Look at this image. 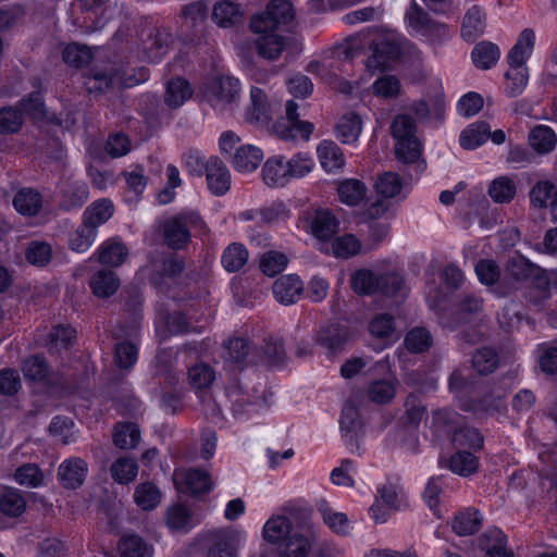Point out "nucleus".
Wrapping results in <instances>:
<instances>
[{
    "mask_svg": "<svg viewBox=\"0 0 557 557\" xmlns=\"http://www.w3.org/2000/svg\"><path fill=\"white\" fill-rule=\"evenodd\" d=\"M294 20L293 5L287 0H272L265 10L250 20V29L260 37L256 40L258 54L268 60L277 59L285 48V38L273 34Z\"/></svg>",
    "mask_w": 557,
    "mask_h": 557,
    "instance_id": "obj_1",
    "label": "nucleus"
},
{
    "mask_svg": "<svg viewBox=\"0 0 557 557\" xmlns=\"http://www.w3.org/2000/svg\"><path fill=\"white\" fill-rule=\"evenodd\" d=\"M391 132L396 140L395 152L399 161L408 164H417L418 170L422 169L419 163L422 153V144L417 137V123L410 114H398L391 124Z\"/></svg>",
    "mask_w": 557,
    "mask_h": 557,
    "instance_id": "obj_2",
    "label": "nucleus"
},
{
    "mask_svg": "<svg viewBox=\"0 0 557 557\" xmlns=\"http://www.w3.org/2000/svg\"><path fill=\"white\" fill-rule=\"evenodd\" d=\"M201 224V216L197 212L182 211L162 223L163 240L171 249H183L190 242L191 228L198 227Z\"/></svg>",
    "mask_w": 557,
    "mask_h": 557,
    "instance_id": "obj_3",
    "label": "nucleus"
},
{
    "mask_svg": "<svg viewBox=\"0 0 557 557\" xmlns=\"http://www.w3.org/2000/svg\"><path fill=\"white\" fill-rule=\"evenodd\" d=\"M205 99L219 113L233 111L239 104L240 83L233 76L214 78L206 87Z\"/></svg>",
    "mask_w": 557,
    "mask_h": 557,
    "instance_id": "obj_4",
    "label": "nucleus"
},
{
    "mask_svg": "<svg viewBox=\"0 0 557 557\" xmlns=\"http://www.w3.org/2000/svg\"><path fill=\"white\" fill-rule=\"evenodd\" d=\"M148 78V71L140 67L137 74H131L128 69H111L110 71H95L88 77V89L104 91L113 87L129 88Z\"/></svg>",
    "mask_w": 557,
    "mask_h": 557,
    "instance_id": "obj_5",
    "label": "nucleus"
},
{
    "mask_svg": "<svg viewBox=\"0 0 557 557\" xmlns=\"http://www.w3.org/2000/svg\"><path fill=\"white\" fill-rule=\"evenodd\" d=\"M89 190L85 182L71 177L60 183L59 208L63 211L81 209L88 200Z\"/></svg>",
    "mask_w": 557,
    "mask_h": 557,
    "instance_id": "obj_6",
    "label": "nucleus"
},
{
    "mask_svg": "<svg viewBox=\"0 0 557 557\" xmlns=\"http://www.w3.org/2000/svg\"><path fill=\"white\" fill-rule=\"evenodd\" d=\"M175 484L183 494L200 496L208 494L213 482L208 471L201 469H188L181 476H176Z\"/></svg>",
    "mask_w": 557,
    "mask_h": 557,
    "instance_id": "obj_7",
    "label": "nucleus"
},
{
    "mask_svg": "<svg viewBox=\"0 0 557 557\" xmlns=\"http://www.w3.org/2000/svg\"><path fill=\"white\" fill-rule=\"evenodd\" d=\"M88 473V466L79 457H71L62 461L58 468V480L67 490L81 487Z\"/></svg>",
    "mask_w": 557,
    "mask_h": 557,
    "instance_id": "obj_8",
    "label": "nucleus"
},
{
    "mask_svg": "<svg viewBox=\"0 0 557 557\" xmlns=\"http://www.w3.org/2000/svg\"><path fill=\"white\" fill-rule=\"evenodd\" d=\"M206 178L209 190L215 196H223L231 188V173L218 157L207 160Z\"/></svg>",
    "mask_w": 557,
    "mask_h": 557,
    "instance_id": "obj_9",
    "label": "nucleus"
},
{
    "mask_svg": "<svg viewBox=\"0 0 557 557\" xmlns=\"http://www.w3.org/2000/svg\"><path fill=\"white\" fill-rule=\"evenodd\" d=\"M184 260L177 256L164 258L160 268L151 275V284L161 293L168 295L170 285L168 280L177 278L184 271Z\"/></svg>",
    "mask_w": 557,
    "mask_h": 557,
    "instance_id": "obj_10",
    "label": "nucleus"
},
{
    "mask_svg": "<svg viewBox=\"0 0 557 557\" xmlns=\"http://www.w3.org/2000/svg\"><path fill=\"white\" fill-rule=\"evenodd\" d=\"M275 299L282 305L295 304L304 292L302 281L296 274H287L278 277L272 286Z\"/></svg>",
    "mask_w": 557,
    "mask_h": 557,
    "instance_id": "obj_11",
    "label": "nucleus"
},
{
    "mask_svg": "<svg viewBox=\"0 0 557 557\" xmlns=\"http://www.w3.org/2000/svg\"><path fill=\"white\" fill-rule=\"evenodd\" d=\"M171 34L164 28H154L143 42V58L152 63L160 62L170 48Z\"/></svg>",
    "mask_w": 557,
    "mask_h": 557,
    "instance_id": "obj_12",
    "label": "nucleus"
},
{
    "mask_svg": "<svg viewBox=\"0 0 557 557\" xmlns=\"http://www.w3.org/2000/svg\"><path fill=\"white\" fill-rule=\"evenodd\" d=\"M401 54L399 45L393 40L384 39L374 44L372 55L367 59L366 66L370 72L383 70L389 61L398 59Z\"/></svg>",
    "mask_w": 557,
    "mask_h": 557,
    "instance_id": "obj_13",
    "label": "nucleus"
},
{
    "mask_svg": "<svg viewBox=\"0 0 557 557\" xmlns=\"http://www.w3.org/2000/svg\"><path fill=\"white\" fill-rule=\"evenodd\" d=\"M271 104L264 90L260 87H251L250 104L246 111V120L258 126H264L270 121Z\"/></svg>",
    "mask_w": 557,
    "mask_h": 557,
    "instance_id": "obj_14",
    "label": "nucleus"
},
{
    "mask_svg": "<svg viewBox=\"0 0 557 557\" xmlns=\"http://www.w3.org/2000/svg\"><path fill=\"white\" fill-rule=\"evenodd\" d=\"M310 228L313 236L319 240L320 246L322 243H329L337 233L338 221L330 210L319 209L314 212L310 222Z\"/></svg>",
    "mask_w": 557,
    "mask_h": 557,
    "instance_id": "obj_15",
    "label": "nucleus"
},
{
    "mask_svg": "<svg viewBox=\"0 0 557 557\" xmlns=\"http://www.w3.org/2000/svg\"><path fill=\"white\" fill-rule=\"evenodd\" d=\"M27 503L22 491L4 487L0 491V512L9 518H18L26 511Z\"/></svg>",
    "mask_w": 557,
    "mask_h": 557,
    "instance_id": "obj_16",
    "label": "nucleus"
},
{
    "mask_svg": "<svg viewBox=\"0 0 557 557\" xmlns=\"http://www.w3.org/2000/svg\"><path fill=\"white\" fill-rule=\"evenodd\" d=\"M535 45V33L532 28H524L518 36L513 47L507 55L508 64L525 65L531 57Z\"/></svg>",
    "mask_w": 557,
    "mask_h": 557,
    "instance_id": "obj_17",
    "label": "nucleus"
},
{
    "mask_svg": "<svg viewBox=\"0 0 557 557\" xmlns=\"http://www.w3.org/2000/svg\"><path fill=\"white\" fill-rule=\"evenodd\" d=\"M362 131V120L355 112H347L339 117L334 132L336 138L343 144H354Z\"/></svg>",
    "mask_w": 557,
    "mask_h": 557,
    "instance_id": "obj_18",
    "label": "nucleus"
},
{
    "mask_svg": "<svg viewBox=\"0 0 557 557\" xmlns=\"http://www.w3.org/2000/svg\"><path fill=\"white\" fill-rule=\"evenodd\" d=\"M359 240L351 234H345L336 237L331 243H322L319 250L324 253H332L336 258L348 259L360 251Z\"/></svg>",
    "mask_w": 557,
    "mask_h": 557,
    "instance_id": "obj_19",
    "label": "nucleus"
},
{
    "mask_svg": "<svg viewBox=\"0 0 557 557\" xmlns=\"http://www.w3.org/2000/svg\"><path fill=\"white\" fill-rule=\"evenodd\" d=\"M120 284V278L115 272L99 270L91 276L89 287L96 297L109 298L116 293Z\"/></svg>",
    "mask_w": 557,
    "mask_h": 557,
    "instance_id": "obj_20",
    "label": "nucleus"
},
{
    "mask_svg": "<svg viewBox=\"0 0 557 557\" xmlns=\"http://www.w3.org/2000/svg\"><path fill=\"white\" fill-rule=\"evenodd\" d=\"M339 426L348 446H357L358 431L361 429L360 414L352 403H346L343 407Z\"/></svg>",
    "mask_w": 557,
    "mask_h": 557,
    "instance_id": "obj_21",
    "label": "nucleus"
},
{
    "mask_svg": "<svg viewBox=\"0 0 557 557\" xmlns=\"http://www.w3.org/2000/svg\"><path fill=\"white\" fill-rule=\"evenodd\" d=\"M486 27L485 13L480 7H471L465 14L461 25V37L470 42L483 35Z\"/></svg>",
    "mask_w": 557,
    "mask_h": 557,
    "instance_id": "obj_22",
    "label": "nucleus"
},
{
    "mask_svg": "<svg viewBox=\"0 0 557 557\" xmlns=\"http://www.w3.org/2000/svg\"><path fill=\"white\" fill-rule=\"evenodd\" d=\"M348 339V331L346 326L339 324H331L319 331L317 343L325 347L330 354L334 355L339 351Z\"/></svg>",
    "mask_w": 557,
    "mask_h": 557,
    "instance_id": "obj_23",
    "label": "nucleus"
},
{
    "mask_svg": "<svg viewBox=\"0 0 557 557\" xmlns=\"http://www.w3.org/2000/svg\"><path fill=\"white\" fill-rule=\"evenodd\" d=\"M534 271H537V264L531 262L522 255L509 257L505 264L506 275L513 282L520 284L529 282Z\"/></svg>",
    "mask_w": 557,
    "mask_h": 557,
    "instance_id": "obj_24",
    "label": "nucleus"
},
{
    "mask_svg": "<svg viewBox=\"0 0 557 557\" xmlns=\"http://www.w3.org/2000/svg\"><path fill=\"white\" fill-rule=\"evenodd\" d=\"M13 206L18 213L34 216L42 208V196L38 190L25 187L16 191Z\"/></svg>",
    "mask_w": 557,
    "mask_h": 557,
    "instance_id": "obj_25",
    "label": "nucleus"
},
{
    "mask_svg": "<svg viewBox=\"0 0 557 557\" xmlns=\"http://www.w3.org/2000/svg\"><path fill=\"white\" fill-rule=\"evenodd\" d=\"M263 160V152L253 145H243L236 149L232 164L239 172L255 171Z\"/></svg>",
    "mask_w": 557,
    "mask_h": 557,
    "instance_id": "obj_26",
    "label": "nucleus"
},
{
    "mask_svg": "<svg viewBox=\"0 0 557 557\" xmlns=\"http://www.w3.org/2000/svg\"><path fill=\"white\" fill-rule=\"evenodd\" d=\"M314 536L294 533L278 548V557H308Z\"/></svg>",
    "mask_w": 557,
    "mask_h": 557,
    "instance_id": "obj_27",
    "label": "nucleus"
},
{
    "mask_svg": "<svg viewBox=\"0 0 557 557\" xmlns=\"http://www.w3.org/2000/svg\"><path fill=\"white\" fill-rule=\"evenodd\" d=\"M262 177L270 187H283L289 181L288 168L282 157H274L267 160L262 168Z\"/></svg>",
    "mask_w": 557,
    "mask_h": 557,
    "instance_id": "obj_28",
    "label": "nucleus"
},
{
    "mask_svg": "<svg viewBox=\"0 0 557 557\" xmlns=\"http://www.w3.org/2000/svg\"><path fill=\"white\" fill-rule=\"evenodd\" d=\"M533 287L540 292L536 298H530L534 306H542L552 296V290L557 288V276L553 272H548L537 265L531 280Z\"/></svg>",
    "mask_w": 557,
    "mask_h": 557,
    "instance_id": "obj_29",
    "label": "nucleus"
},
{
    "mask_svg": "<svg viewBox=\"0 0 557 557\" xmlns=\"http://www.w3.org/2000/svg\"><path fill=\"white\" fill-rule=\"evenodd\" d=\"M243 11L238 3L223 0L216 2L212 10V20L221 27H232L240 23Z\"/></svg>",
    "mask_w": 557,
    "mask_h": 557,
    "instance_id": "obj_30",
    "label": "nucleus"
},
{
    "mask_svg": "<svg viewBox=\"0 0 557 557\" xmlns=\"http://www.w3.org/2000/svg\"><path fill=\"white\" fill-rule=\"evenodd\" d=\"M165 523L170 530L183 533H187L195 525L193 513L182 504H175L168 508Z\"/></svg>",
    "mask_w": 557,
    "mask_h": 557,
    "instance_id": "obj_31",
    "label": "nucleus"
},
{
    "mask_svg": "<svg viewBox=\"0 0 557 557\" xmlns=\"http://www.w3.org/2000/svg\"><path fill=\"white\" fill-rule=\"evenodd\" d=\"M114 212V206L109 199H100L89 205L83 214V221L96 231L104 224Z\"/></svg>",
    "mask_w": 557,
    "mask_h": 557,
    "instance_id": "obj_32",
    "label": "nucleus"
},
{
    "mask_svg": "<svg viewBox=\"0 0 557 557\" xmlns=\"http://www.w3.org/2000/svg\"><path fill=\"white\" fill-rule=\"evenodd\" d=\"M480 547L485 557H513L506 548V535L498 529L492 530L480 537Z\"/></svg>",
    "mask_w": 557,
    "mask_h": 557,
    "instance_id": "obj_33",
    "label": "nucleus"
},
{
    "mask_svg": "<svg viewBox=\"0 0 557 557\" xmlns=\"http://www.w3.org/2000/svg\"><path fill=\"white\" fill-rule=\"evenodd\" d=\"M530 146L541 154L553 151L557 144L555 132L546 125H537L529 133Z\"/></svg>",
    "mask_w": 557,
    "mask_h": 557,
    "instance_id": "obj_34",
    "label": "nucleus"
},
{
    "mask_svg": "<svg viewBox=\"0 0 557 557\" xmlns=\"http://www.w3.org/2000/svg\"><path fill=\"white\" fill-rule=\"evenodd\" d=\"M318 156L322 168L327 172H334L343 168L345 160L342 149L332 140H323L318 146Z\"/></svg>",
    "mask_w": 557,
    "mask_h": 557,
    "instance_id": "obj_35",
    "label": "nucleus"
},
{
    "mask_svg": "<svg viewBox=\"0 0 557 557\" xmlns=\"http://www.w3.org/2000/svg\"><path fill=\"white\" fill-rule=\"evenodd\" d=\"M509 69L505 73L506 86L505 92L508 97H517L523 92L528 85L529 71L523 64H508Z\"/></svg>",
    "mask_w": 557,
    "mask_h": 557,
    "instance_id": "obj_36",
    "label": "nucleus"
},
{
    "mask_svg": "<svg viewBox=\"0 0 557 557\" xmlns=\"http://www.w3.org/2000/svg\"><path fill=\"white\" fill-rule=\"evenodd\" d=\"M128 256L126 246L117 239H109L104 242L99 248L98 260L100 263L119 267Z\"/></svg>",
    "mask_w": 557,
    "mask_h": 557,
    "instance_id": "obj_37",
    "label": "nucleus"
},
{
    "mask_svg": "<svg viewBox=\"0 0 557 557\" xmlns=\"http://www.w3.org/2000/svg\"><path fill=\"white\" fill-rule=\"evenodd\" d=\"M193 95L189 83L181 77L168 82L164 94V101L170 108H178L184 104Z\"/></svg>",
    "mask_w": 557,
    "mask_h": 557,
    "instance_id": "obj_38",
    "label": "nucleus"
},
{
    "mask_svg": "<svg viewBox=\"0 0 557 557\" xmlns=\"http://www.w3.org/2000/svg\"><path fill=\"white\" fill-rule=\"evenodd\" d=\"M250 345L242 337L230 338L223 346V359L232 364L243 366L248 363Z\"/></svg>",
    "mask_w": 557,
    "mask_h": 557,
    "instance_id": "obj_39",
    "label": "nucleus"
},
{
    "mask_svg": "<svg viewBox=\"0 0 557 557\" xmlns=\"http://www.w3.org/2000/svg\"><path fill=\"white\" fill-rule=\"evenodd\" d=\"M471 57L476 67L488 70L497 63L500 50L491 41H481L474 46Z\"/></svg>",
    "mask_w": 557,
    "mask_h": 557,
    "instance_id": "obj_40",
    "label": "nucleus"
},
{
    "mask_svg": "<svg viewBox=\"0 0 557 557\" xmlns=\"http://www.w3.org/2000/svg\"><path fill=\"white\" fill-rule=\"evenodd\" d=\"M377 498L392 510L398 511L406 506L404 488L398 481H386L377 488Z\"/></svg>",
    "mask_w": 557,
    "mask_h": 557,
    "instance_id": "obj_41",
    "label": "nucleus"
},
{
    "mask_svg": "<svg viewBox=\"0 0 557 557\" xmlns=\"http://www.w3.org/2000/svg\"><path fill=\"white\" fill-rule=\"evenodd\" d=\"M517 193V185L509 176H498L494 178L488 187V195L496 203L510 202Z\"/></svg>",
    "mask_w": 557,
    "mask_h": 557,
    "instance_id": "obj_42",
    "label": "nucleus"
},
{
    "mask_svg": "<svg viewBox=\"0 0 557 557\" xmlns=\"http://www.w3.org/2000/svg\"><path fill=\"white\" fill-rule=\"evenodd\" d=\"M490 136V125L476 122L465 128L459 137L460 146L465 149H475L483 145Z\"/></svg>",
    "mask_w": 557,
    "mask_h": 557,
    "instance_id": "obj_43",
    "label": "nucleus"
},
{
    "mask_svg": "<svg viewBox=\"0 0 557 557\" xmlns=\"http://www.w3.org/2000/svg\"><path fill=\"white\" fill-rule=\"evenodd\" d=\"M292 523L285 516H275L270 518L263 527V537L267 542L275 544L282 540L284 542L292 535Z\"/></svg>",
    "mask_w": 557,
    "mask_h": 557,
    "instance_id": "obj_44",
    "label": "nucleus"
},
{
    "mask_svg": "<svg viewBox=\"0 0 557 557\" xmlns=\"http://www.w3.org/2000/svg\"><path fill=\"white\" fill-rule=\"evenodd\" d=\"M453 444L460 450H478L483 447V436L478 429L472 426H461L456 429L453 434Z\"/></svg>",
    "mask_w": 557,
    "mask_h": 557,
    "instance_id": "obj_45",
    "label": "nucleus"
},
{
    "mask_svg": "<svg viewBox=\"0 0 557 557\" xmlns=\"http://www.w3.org/2000/svg\"><path fill=\"white\" fill-rule=\"evenodd\" d=\"M398 381L395 377L375 380L368 387V397L376 404L389 403L396 394Z\"/></svg>",
    "mask_w": 557,
    "mask_h": 557,
    "instance_id": "obj_46",
    "label": "nucleus"
},
{
    "mask_svg": "<svg viewBox=\"0 0 557 557\" xmlns=\"http://www.w3.org/2000/svg\"><path fill=\"white\" fill-rule=\"evenodd\" d=\"M134 500L143 510H153L161 502V492L153 483L144 482L137 485Z\"/></svg>",
    "mask_w": 557,
    "mask_h": 557,
    "instance_id": "obj_47",
    "label": "nucleus"
},
{
    "mask_svg": "<svg viewBox=\"0 0 557 557\" xmlns=\"http://www.w3.org/2000/svg\"><path fill=\"white\" fill-rule=\"evenodd\" d=\"M318 510L327 527L338 533L346 534L348 530V518L344 512L335 511L325 499L318 503Z\"/></svg>",
    "mask_w": 557,
    "mask_h": 557,
    "instance_id": "obj_48",
    "label": "nucleus"
},
{
    "mask_svg": "<svg viewBox=\"0 0 557 557\" xmlns=\"http://www.w3.org/2000/svg\"><path fill=\"white\" fill-rule=\"evenodd\" d=\"M248 251L242 244H231L222 255V265L227 272L239 271L248 261Z\"/></svg>",
    "mask_w": 557,
    "mask_h": 557,
    "instance_id": "obj_49",
    "label": "nucleus"
},
{
    "mask_svg": "<svg viewBox=\"0 0 557 557\" xmlns=\"http://www.w3.org/2000/svg\"><path fill=\"white\" fill-rule=\"evenodd\" d=\"M140 440V431L134 423H120L113 433L114 445L121 449H129L137 446Z\"/></svg>",
    "mask_w": 557,
    "mask_h": 557,
    "instance_id": "obj_50",
    "label": "nucleus"
},
{
    "mask_svg": "<svg viewBox=\"0 0 557 557\" xmlns=\"http://www.w3.org/2000/svg\"><path fill=\"white\" fill-rule=\"evenodd\" d=\"M377 277L373 271L360 269L351 274L350 286L359 295H370L377 292Z\"/></svg>",
    "mask_w": 557,
    "mask_h": 557,
    "instance_id": "obj_51",
    "label": "nucleus"
},
{
    "mask_svg": "<svg viewBox=\"0 0 557 557\" xmlns=\"http://www.w3.org/2000/svg\"><path fill=\"white\" fill-rule=\"evenodd\" d=\"M557 198V187L549 181L537 182L530 190V200L534 207L553 206Z\"/></svg>",
    "mask_w": 557,
    "mask_h": 557,
    "instance_id": "obj_52",
    "label": "nucleus"
},
{
    "mask_svg": "<svg viewBox=\"0 0 557 557\" xmlns=\"http://www.w3.org/2000/svg\"><path fill=\"white\" fill-rule=\"evenodd\" d=\"M110 472L113 480L117 483L128 484L136 479L138 465L133 458L121 457L112 463Z\"/></svg>",
    "mask_w": 557,
    "mask_h": 557,
    "instance_id": "obj_53",
    "label": "nucleus"
},
{
    "mask_svg": "<svg viewBox=\"0 0 557 557\" xmlns=\"http://www.w3.org/2000/svg\"><path fill=\"white\" fill-rule=\"evenodd\" d=\"M338 197L348 206L359 205L366 197V185L359 180H347L338 186Z\"/></svg>",
    "mask_w": 557,
    "mask_h": 557,
    "instance_id": "obj_54",
    "label": "nucleus"
},
{
    "mask_svg": "<svg viewBox=\"0 0 557 557\" xmlns=\"http://www.w3.org/2000/svg\"><path fill=\"white\" fill-rule=\"evenodd\" d=\"M479 460L469 450L458 449L449 460V468L454 473L462 476H468L478 470Z\"/></svg>",
    "mask_w": 557,
    "mask_h": 557,
    "instance_id": "obj_55",
    "label": "nucleus"
},
{
    "mask_svg": "<svg viewBox=\"0 0 557 557\" xmlns=\"http://www.w3.org/2000/svg\"><path fill=\"white\" fill-rule=\"evenodd\" d=\"M164 326L166 338L174 335H184L188 333L200 332V330L191 325L186 315L181 311L169 312L164 317Z\"/></svg>",
    "mask_w": 557,
    "mask_h": 557,
    "instance_id": "obj_56",
    "label": "nucleus"
},
{
    "mask_svg": "<svg viewBox=\"0 0 557 557\" xmlns=\"http://www.w3.org/2000/svg\"><path fill=\"white\" fill-rule=\"evenodd\" d=\"M478 515L479 512L476 510H466L456 515L451 524L455 533L460 536L475 533L481 525V520Z\"/></svg>",
    "mask_w": 557,
    "mask_h": 557,
    "instance_id": "obj_57",
    "label": "nucleus"
},
{
    "mask_svg": "<svg viewBox=\"0 0 557 557\" xmlns=\"http://www.w3.org/2000/svg\"><path fill=\"white\" fill-rule=\"evenodd\" d=\"M433 343L430 332L424 327H414L405 337L404 345L408 351L421 354L426 351Z\"/></svg>",
    "mask_w": 557,
    "mask_h": 557,
    "instance_id": "obj_58",
    "label": "nucleus"
},
{
    "mask_svg": "<svg viewBox=\"0 0 557 557\" xmlns=\"http://www.w3.org/2000/svg\"><path fill=\"white\" fill-rule=\"evenodd\" d=\"M377 292L388 297H404L406 295L405 281L397 273L379 274Z\"/></svg>",
    "mask_w": 557,
    "mask_h": 557,
    "instance_id": "obj_59",
    "label": "nucleus"
},
{
    "mask_svg": "<svg viewBox=\"0 0 557 557\" xmlns=\"http://www.w3.org/2000/svg\"><path fill=\"white\" fill-rule=\"evenodd\" d=\"M96 236L97 231L83 221L77 230L70 235V248L76 252H85L89 249Z\"/></svg>",
    "mask_w": 557,
    "mask_h": 557,
    "instance_id": "obj_60",
    "label": "nucleus"
},
{
    "mask_svg": "<svg viewBox=\"0 0 557 557\" xmlns=\"http://www.w3.org/2000/svg\"><path fill=\"white\" fill-rule=\"evenodd\" d=\"M406 18L409 26L421 36L436 22V20H433L416 1H412L406 12Z\"/></svg>",
    "mask_w": 557,
    "mask_h": 557,
    "instance_id": "obj_61",
    "label": "nucleus"
},
{
    "mask_svg": "<svg viewBox=\"0 0 557 557\" xmlns=\"http://www.w3.org/2000/svg\"><path fill=\"white\" fill-rule=\"evenodd\" d=\"M188 380L194 388L207 389L214 382L215 372L207 363H197L188 370Z\"/></svg>",
    "mask_w": 557,
    "mask_h": 557,
    "instance_id": "obj_62",
    "label": "nucleus"
},
{
    "mask_svg": "<svg viewBox=\"0 0 557 557\" xmlns=\"http://www.w3.org/2000/svg\"><path fill=\"white\" fill-rule=\"evenodd\" d=\"M460 416L449 409H438L433 411L431 428L437 434H449L455 431Z\"/></svg>",
    "mask_w": 557,
    "mask_h": 557,
    "instance_id": "obj_63",
    "label": "nucleus"
},
{
    "mask_svg": "<svg viewBox=\"0 0 557 557\" xmlns=\"http://www.w3.org/2000/svg\"><path fill=\"white\" fill-rule=\"evenodd\" d=\"M119 552L122 557H149L148 545L138 535H125L120 540Z\"/></svg>",
    "mask_w": 557,
    "mask_h": 557,
    "instance_id": "obj_64",
    "label": "nucleus"
}]
</instances>
